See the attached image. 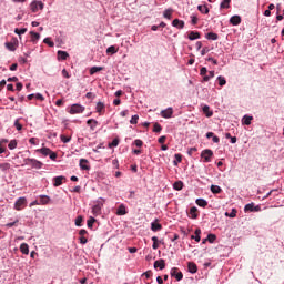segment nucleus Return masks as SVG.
Listing matches in <instances>:
<instances>
[{"label":"nucleus","mask_w":284,"mask_h":284,"mask_svg":"<svg viewBox=\"0 0 284 284\" xmlns=\"http://www.w3.org/2000/svg\"><path fill=\"white\" fill-rule=\"evenodd\" d=\"M103 70V67H92L90 69V74H97V72H101Z\"/></svg>","instance_id":"58836bf2"},{"label":"nucleus","mask_w":284,"mask_h":284,"mask_svg":"<svg viewBox=\"0 0 284 284\" xmlns=\"http://www.w3.org/2000/svg\"><path fill=\"white\" fill-rule=\"evenodd\" d=\"M189 39H190V41H194L196 39H201V33L197 32V31H191L189 33Z\"/></svg>","instance_id":"6ab92c4d"},{"label":"nucleus","mask_w":284,"mask_h":284,"mask_svg":"<svg viewBox=\"0 0 284 284\" xmlns=\"http://www.w3.org/2000/svg\"><path fill=\"white\" fill-rule=\"evenodd\" d=\"M173 189L176 190L178 192L183 190V181H176L173 184Z\"/></svg>","instance_id":"473e14b6"},{"label":"nucleus","mask_w":284,"mask_h":284,"mask_svg":"<svg viewBox=\"0 0 284 284\" xmlns=\"http://www.w3.org/2000/svg\"><path fill=\"white\" fill-rule=\"evenodd\" d=\"M6 48H7L8 50H10L11 52H14V50H16L14 43H12V42H7V43H6Z\"/></svg>","instance_id":"8fccbe9b"},{"label":"nucleus","mask_w":284,"mask_h":284,"mask_svg":"<svg viewBox=\"0 0 284 284\" xmlns=\"http://www.w3.org/2000/svg\"><path fill=\"white\" fill-rule=\"evenodd\" d=\"M173 28H178L179 30H183L185 28V21L180 20V19H174L172 21Z\"/></svg>","instance_id":"1a4fd4ad"},{"label":"nucleus","mask_w":284,"mask_h":284,"mask_svg":"<svg viewBox=\"0 0 284 284\" xmlns=\"http://www.w3.org/2000/svg\"><path fill=\"white\" fill-rule=\"evenodd\" d=\"M128 214V211L125 210V205L121 204L116 210L118 216H125Z\"/></svg>","instance_id":"a211bd4d"},{"label":"nucleus","mask_w":284,"mask_h":284,"mask_svg":"<svg viewBox=\"0 0 284 284\" xmlns=\"http://www.w3.org/2000/svg\"><path fill=\"white\" fill-rule=\"evenodd\" d=\"M94 217H91L90 220H88V223H87V225H88V227H92V225H94Z\"/></svg>","instance_id":"680f3d73"},{"label":"nucleus","mask_w":284,"mask_h":284,"mask_svg":"<svg viewBox=\"0 0 284 284\" xmlns=\"http://www.w3.org/2000/svg\"><path fill=\"white\" fill-rule=\"evenodd\" d=\"M95 110L100 116H103V114H105V104L103 102H98Z\"/></svg>","instance_id":"9d476101"},{"label":"nucleus","mask_w":284,"mask_h":284,"mask_svg":"<svg viewBox=\"0 0 284 284\" xmlns=\"http://www.w3.org/2000/svg\"><path fill=\"white\" fill-rule=\"evenodd\" d=\"M161 130H163V128L161 126V124H159L158 122H155L154 125H153V132H161Z\"/></svg>","instance_id":"de8ad7c7"},{"label":"nucleus","mask_w":284,"mask_h":284,"mask_svg":"<svg viewBox=\"0 0 284 284\" xmlns=\"http://www.w3.org/2000/svg\"><path fill=\"white\" fill-rule=\"evenodd\" d=\"M75 225L77 227H81V225H83V216L80 215L75 219Z\"/></svg>","instance_id":"37998d69"},{"label":"nucleus","mask_w":284,"mask_h":284,"mask_svg":"<svg viewBox=\"0 0 284 284\" xmlns=\"http://www.w3.org/2000/svg\"><path fill=\"white\" fill-rule=\"evenodd\" d=\"M20 251L22 252V254H30V246H28V244L22 243L20 245Z\"/></svg>","instance_id":"bb28decb"},{"label":"nucleus","mask_w":284,"mask_h":284,"mask_svg":"<svg viewBox=\"0 0 284 284\" xmlns=\"http://www.w3.org/2000/svg\"><path fill=\"white\" fill-rule=\"evenodd\" d=\"M87 125H90L91 130H97V125H99V122L94 119H90L87 121Z\"/></svg>","instance_id":"412c9836"},{"label":"nucleus","mask_w":284,"mask_h":284,"mask_svg":"<svg viewBox=\"0 0 284 284\" xmlns=\"http://www.w3.org/2000/svg\"><path fill=\"white\" fill-rule=\"evenodd\" d=\"M202 110H203L205 116H207L209 119H210V116H213V114H214V112H212L210 110V106H207V105H204Z\"/></svg>","instance_id":"7c9ffc66"},{"label":"nucleus","mask_w":284,"mask_h":284,"mask_svg":"<svg viewBox=\"0 0 284 284\" xmlns=\"http://www.w3.org/2000/svg\"><path fill=\"white\" fill-rule=\"evenodd\" d=\"M131 125H136L139 123V115H133L130 120Z\"/></svg>","instance_id":"49530a36"},{"label":"nucleus","mask_w":284,"mask_h":284,"mask_svg":"<svg viewBox=\"0 0 284 284\" xmlns=\"http://www.w3.org/2000/svg\"><path fill=\"white\" fill-rule=\"evenodd\" d=\"M116 52H119V50L114 45H111L106 49V54H116Z\"/></svg>","instance_id":"e433bc0d"},{"label":"nucleus","mask_w":284,"mask_h":284,"mask_svg":"<svg viewBox=\"0 0 284 284\" xmlns=\"http://www.w3.org/2000/svg\"><path fill=\"white\" fill-rule=\"evenodd\" d=\"M43 43H45L49 48H54V43L52 42V40L50 38H45L43 40Z\"/></svg>","instance_id":"a18cd8bd"},{"label":"nucleus","mask_w":284,"mask_h":284,"mask_svg":"<svg viewBox=\"0 0 284 284\" xmlns=\"http://www.w3.org/2000/svg\"><path fill=\"white\" fill-rule=\"evenodd\" d=\"M206 39H209V41H216L219 39V34H216L214 32H209L206 34Z\"/></svg>","instance_id":"2f4dec72"},{"label":"nucleus","mask_w":284,"mask_h":284,"mask_svg":"<svg viewBox=\"0 0 284 284\" xmlns=\"http://www.w3.org/2000/svg\"><path fill=\"white\" fill-rule=\"evenodd\" d=\"M111 145L112 148H116L119 145V139H114L112 142H111Z\"/></svg>","instance_id":"774afa93"},{"label":"nucleus","mask_w":284,"mask_h":284,"mask_svg":"<svg viewBox=\"0 0 284 284\" xmlns=\"http://www.w3.org/2000/svg\"><path fill=\"white\" fill-rule=\"evenodd\" d=\"M80 168L81 170H90V165H88V160L80 159Z\"/></svg>","instance_id":"393cba45"},{"label":"nucleus","mask_w":284,"mask_h":284,"mask_svg":"<svg viewBox=\"0 0 284 284\" xmlns=\"http://www.w3.org/2000/svg\"><path fill=\"white\" fill-rule=\"evenodd\" d=\"M172 12H174V10H172V9L164 10V12H163L164 19H168L169 21L172 20Z\"/></svg>","instance_id":"a878e982"},{"label":"nucleus","mask_w":284,"mask_h":284,"mask_svg":"<svg viewBox=\"0 0 284 284\" xmlns=\"http://www.w3.org/2000/svg\"><path fill=\"white\" fill-rule=\"evenodd\" d=\"M201 156L204 163H210L212 161V156H214V152L210 149H205L202 151Z\"/></svg>","instance_id":"f03ea898"},{"label":"nucleus","mask_w":284,"mask_h":284,"mask_svg":"<svg viewBox=\"0 0 284 284\" xmlns=\"http://www.w3.org/2000/svg\"><path fill=\"white\" fill-rule=\"evenodd\" d=\"M191 23H192V26H196V23H199V18H196V16H192Z\"/></svg>","instance_id":"6e6d98bb"},{"label":"nucleus","mask_w":284,"mask_h":284,"mask_svg":"<svg viewBox=\"0 0 284 284\" xmlns=\"http://www.w3.org/2000/svg\"><path fill=\"white\" fill-rule=\"evenodd\" d=\"M232 26H241V16H233L230 19Z\"/></svg>","instance_id":"f3484780"},{"label":"nucleus","mask_w":284,"mask_h":284,"mask_svg":"<svg viewBox=\"0 0 284 284\" xmlns=\"http://www.w3.org/2000/svg\"><path fill=\"white\" fill-rule=\"evenodd\" d=\"M70 57L67 51H58V59L61 61H65Z\"/></svg>","instance_id":"aec40b11"},{"label":"nucleus","mask_w":284,"mask_h":284,"mask_svg":"<svg viewBox=\"0 0 284 284\" xmlns=\"http://www.w3.org/2000/svg\"><path fill=\"white\" fill-rule=\"evenodd\" d=\"M254 120V116L252 115H244L242 118L243 125H252V121Z\"/></svg>","instance_id":"dca6fc26"},{"label":"nucleus","mask_w":284,"mask_h":284,"mask_svg":"<svg viewBox=\"0 0 284 284\" xmlns=\"http://www.w3.org/2000/svg\"><path fill=\"white\" fill-rule=\"evenodd\" d=\"M134 145H135L136 148H143V141L140 140V139H138V140L134 141Z\"/></svg>","instance_id":"5fc2aeb1"},{"label":"nucleus","mask_w":284,"mask_h":284,"mask_svg":"<svg viewBox=\"0 0 284 284\" xmlns=\"http://www.w3.org/2000/svg\"><path fill=\"white\" fill-rule=\"evenodd\" d=\"M217 81H219V85H221V88H223V85H225L227 83V81L225 80V77H223V75H219Z\"/></svg>","instance_id":"a19ab883"},{"label":"nucleus","mask_w":284,"mask_h":284,"mask_svg":"<svg viewBox=\"0 0 284 284\" xmlns=\"http://www.w3.org/2000/svg\"><path fill=\"white\" fill-rule=\"evenodd\" d=\"M244 212H261V206H254V203L246 204Z\"/></svg>","instance_id":"6e6552de"},{"label":"nucleus","mask_w":284,"mask_h":284,"mask_svg":"<svg viewBox=\"0 0 284 284\" xmlns=\"http://www.w3.org/2000/svg\"><path fill=\"white\" fill-rule=\"evenodd\" d=\"M197 10L202 13V14H207L210 12V9L206 6L200 4L197 7Z\"/></svg>","instance_id":"72a5a7b5"},{"label":"nucleus","mask_w":284,"mask_h":284,"mask_svg":"<svg viewBox=\"0 0 284 284\" xmlns=\"http://www.w3.org/2000/svg\"><path fill=\"white\" fill-rule=\"evenodd\" d=\"M37 152H40V154H42L43 156H50V153L52 152V150L48 148H42L40 150H37Z\"/></svg>","instance_id":"c85d7f7f"},{"label":"nucleus","mask_w":284,"mask_h":284,"mask_svg":"<svg viewBox=\"0 0 284 284\" xmlns=\"http://www.w3.org/2000/svg\"><path fill=\"white\" fill-rule=\"evenodd\" d=\"M24 165H30L31 168H34L36 170H41L43 168V162L34 159L27 158L24 159Z\"/></svg>","instance_id":"f257e3e1"},{"label":"nucleus","mask_w":284,"mask_h":284,"mask_svg":"<svg viewBox=\"0 0 284 284\" xmlns=\"http://www.w3.org/2000/svg\"><path fill=\"white\" fill-rule=\"evenodd\" d=\"M151 230L152 232H160V230H163V225L159 223V220H155L154 222L151 223Z\"/></svg>","instance_id":"ddd939ff"},{"label":"nucleus","mask_w":284,"mask_h":284,"mask_svg":"<svg viewBox=\"0 0 284 284\" xmlns=\"http://www.w3.org/2000/svg\"><path fill=\"white\" fill-rule=\"evenodd\" d=\"M14 128H16V130H18L19 132H21V130H23V125H21V123H19V120H16V122H14Z\"/></svg>","instance_id":"603ef678"},{"label":"nucleus","mask_w":284,"mask_h":284,"mask_svg":"<svg viewBox=\"0 0 284 284\" xmlns=\"http://www.w3.org/2000/svg\"><path fill=\"white\" fill-rule=\"evenodd\" d=\"M17 223H19V220H16L14 222H10V223H7V227H14V225H17Z\"/></svg>","instance_id":"e2e57ef3"},{"label":"nucleus","mask_w":284,"mask_h":284,"mask_svg":"<svg viewBox=\"0 0 284 284\" xmlns=\"http://www.w3.org/2000/svg\"><path fill=\"white\" fill-rule=\"evenodd\" d=\"M230 3H232V0H222L220 8L223 10H227L230 8Z\"/></svg>","instance_id":"cd10ccee"},{"label":"nucleus","mask_w":284,"mask_h":284,"mask_svg":"<svg viewBox=\"0 0 284 284\" xmlns=\"http://www.w3.org/2000/svg\"><path fill=\"white\" fill-rule=\"evenodd\" d=\"M63 181H65V176L63 175L53 178V186L59 187L60 185H63Z\"/></svg>","instance_id":"f8f14e48"},{"label":"nucleus","mask_w":284,"mask_h":284,"mask_svg":"<svg viewBox=\"0 0 284 284\" xmlns=\"http://www.w3.org/2000/svg\"><path fill=\"white\" fill-rule=\"evenodd\" d=\"M49 158L51 159V161H57V153L53 152V151H51V152L49 153Z\"/></svg>","instance_id":"4d7b16f0"},{"label":"nucleus","mask_w":284,"mask_h":284,"mask_svg":"<svg viewBox=\"0 0 284 284\" xmlns=\"http://www.w3.org/2000/svg\"><path fill=\"white\" fill-rule=\"evenodd\" d=\"M152 274H153L152 271H146L142 274V276H145L146 278H151Z\"/></svg>","instance_id":"052dcab7"},{"label":"nucleus","mask_w":284,"mask_h":284,"mask_svg":"<svg viewBox=\"0 0 284 284\" xmlns=\"http://www.w3.org/2000/svg\"><path fill=\"white\" fill-rule=\"evenodd\" d=\"M0 170L2 172H7V170H10V163H2V164H0Z\"/></svg>","instance_id":"c03bdc74"},{"label":"nucleus","mask_w":284,"mask_h":284,"mask_svg":"<svg viewBox=\"0 0 284 284\" xmlns=\"http://www.w3.org/2000/svg\"><path fill=\"white\" fill-rule=\"evenodd\" d=\"M172 114H174V109H172V106L161 111L162 119H172Z\"/></svg>","instance_id":"423d86ee"},{"label":"nucleus","mask_w":284,"mask_h":284,"mask_svg":"<svg viewBox=\"0 0 284 284\" xmlns=\"http://www.w3.org/2000/svg\"><path fill=\"white\" fill-rule=\"evenodd\" d=\"M36 99H37L38 101H44L45 98H43V94L37 93V94H36Z\"/></svg>","instance_id":"69168bd1"},{"label":"nucleus","mask_w":284,"mask_h":284,"mask_svg":"<svg viewBox=\"0 0 284 284\" xmlns=\"http://www.w3.org/2000/svg\"><path fill=\"white\" fill-rule=\"evenodd\" d=\"M191 239L196 241V243H201V229H196L195 235H192Z\"/></svg>","instance_id":"4be33fe9"},{"label":"nucleus","mask_w":284,"mask_h":284,"mask_svg":"<svg viewBox=\"0 0 284 284\" xmlns=\"http://www.w3.org/2000/svg\"><path fill=\"white\" fill-rule=\"evenodd\" d=\"M195 203L199 205V207H207V201L204 199H197Z\"/></svg>","instance_id":"c756f323"},{"label":"nucleus","mask_w":284,"mask_h":284,"mask_svg":"<svg viewBox=\"0 0 284 284\" xmlns=\"http://www.w3.org/2000/svg\"><path fill=\"white\" fill-rule=\"evenodd\" d=\"M175 161L173 162L174 165H179L183 161V155L176 153L175 155Z\"/></svg>","instance_id":"ea45409f"},{"label":"nucleus","mask_w":284,"mask_h":284,"mask_svg":"<svg viewBox=\"0 0 284 284\" xmlns=\"http://www.w3.org/2000/svg\"><path fill=\"white\" fill-rule=\"evenodd\" d=\"M171 276L176 278V281H183V273L179 272V267L171 268Z\"/></svg>","instance_id":"0eeeda50"},{"label":"nucleus","mask_w":284,"mask_h":284,"mask_svg":"<svg viewBox=\"0 0 284 284\" xmlns=\"http://www.w3.org/2000/svg\"><path fill=\"white\" fill-rule=\"evenodd\" d=\"M60 139H61L62 143H70V141L72 140V138H69L65 135H60Z\"/></svg>","instance_id":"3c124183"},{"label":"nucleus","mask_w":284,"mask_h":284,"mask_svg":"<svg viewBox=\"0 0 284 284\" xmlns=\"http://www.w3.org/2000/svg\"><path fill=\"white\" fill-rule=\"evenodd\" d=\"M85 111V106L81 105V104H73L71 105L70 109V114H82V112Z\"/></svg>","instance_id":"20e7f679"},{"label":"nucleus","mask_w":284,"mask_h":284,"mask_svg":"<svg viewBox=\"0 0 284 284\" xmlns=\"http://www.w3.org/2000/svg\"><path fill=\"white\" fill-rule=\"evenodd\" d=\"M211 192L213 194H221V192H222L221 186H219V185H211Z\"/></svg>","instance_id":"c9c22d12"},{"label":"nucleus","mask_w":284,"mask_h":284,"mask_svg":"<svg viewBox=\"0 0 284 284\" xmlns=\"http://www.w3.org/2000/svg\"><path fill=\"white\" fill-rule=\"evenodd\" d=\"M50 203V196L41 195L40 196V205H48Z\"/></svg>","instance_id":"5701e85b"},{"label":"nucleus","mask_w":284,"mask_h":284,"mask_svg":"<svg viewBox=\"0 0 284 284\" xmlns=\"http://www.w3.org/2000/svg\"><path fill=\"white\" fill-rule=\"evenodd\" d=\"M190 219H199V209H196V206H192L190 209Z\"/></svg>","instance_id":"2eb2a0df"},{"label":"nucleus","mask_w":284,"mask_h":284,"mask_svg":"<svg viewBox=\"0 0 284 284\" xmlns=\"http://www.w3.org/2000/svg\"><path fill=\"white\" fill-rule=\"evenodd\" d=\"M27 32H28L27 28H22V29L16 28L14 29V33L18 34L19 37H21V34H26Z\"/></svg>","instance_id":"4c0bfd02"},{"label":"nucleus","mask_w":284,"mask_h":284,"mask_svg":"<svg viewBox=\"0 0 284 284\" xmlns=\"http://www.w3.org/2000/svg\"><path fill=\"white\" fill-rule=\"evenodd\" d=\"M9 150H16L17 149V140H11L8 144Z\"/></svg>","instance_id":"79ce46f5"},{"label":"nucleus","mask_w":284,"mask_h":284,"mask_svg":"<svg viewBox=\"0 0 284 284\" xmlns=\"http://www.w3.org/2000/svg\"><path fill=\"white\" fill-rule=\"evenodd\" d=\"M207 241H209V243H214V241H216V235H214V234H209V235H207Z\"/></svg>","instance_id":"864d4df0"},{"label":"nucleus","mask_w":284,"mask_h":284,"mask_svg":"<svg viewBox=\"0 0 284 284\" xmlns=\"http://www.w3.org/2000/svg\"><path fill=\"white\" fill-rule=\"evenodd\" d=\"M225 216H229L230 219H235V216H236V209H233L231 213L226 212Z\"/></svg>","instance_id":"09e8293b"},{"label":"nucleus","mask_w":284,"mask_h":284,"mask_svg":"<svg viewBox=\"0 0 284 284\" xmlns=\"http://www.w3.org/2000/svg\"><path fill=\"white\" fill-rule=\"evenodd\" d=\"M187 270L191 274H196L199 272V267L196 266V263H194V262L187 263Z\"/></svg>","instance_id":"4468645a"},{"label":"nucleus","mask_w":284,"mask_h":284,"mask_svg":"<svg viewBox=\"0 0 284 284\" xmlns=\"http://www.w3.org/2000/svg\"><path fill=\"white\" fill-rule=\"evenodd\" d=\"M200 74L201 77H205L207 74V68L203 67L201 70H200Z\"/></svg>","instance_id":"13d9d810"},{"label":"nucleus","mask_w":284,"mask_h":284,"mask_svg":"<svg viewBox=\"0 0 284 284\" xmlns=\"http://www.w3.org/2000/svg\"><path fill=\"white\" fill-rule=\"evenodd\" d=\"M154 270H165V260L161 258L154 262Z\"/></svg>","instance_id":"9b49d317"},{"label":"nucleus","mask_w":284,"mask_h":284,"mask_svg":"<svg viewBox=\"0 0 284 284\" xmlns=\"http://www.w3.org/2000/svg\"><path fill=\"white\" fill-rule=\"evenodd\" d=\"M80 243H81L82 245H85V243H88V237L81 236V237H80Z\"/></svg>","instance_id":"338daca9"},{"label":"nucleus","mask_w":284,"mask_h":284,"mask_svg":"<svg viewBox=\"0 0 284 284\" xmlns=\"http://www.w3.org/2000/svg\"><path fill=\"white\" fill-rule=\"evenodd\" d=\"M92 212H93L94 216L101 214V204H95V205L92 207Z\"/></svg>","instance_id":"f704fd0d"},{"label":"nucleus","mask_w":284,"mask_h":284,"mask_svg":"<svg viewBox=\"0 0 284 284\" xmlns=\"http://www.w3.org/2000/svg\"><path fill=\"white\" fill-rule=\"evenodd\" d=\"M62 77H64V79H70V73L68 72V70H62Z\"/></svg>","instance_id":"bf43d9fd"},{"label":"nucleus","mask_w":284,"mask_h":284,"mask_svg":"<svg viewBox=\"0 0 284 284\" xmlns=\"http://www.w3.org/2000/svg\"><path fill=\"white\" fill-rule=\"evenodd\" d=\"M43 2L42 1H37L34 0L33 2H31L30 8L32 12H37L38 10H43Z\"/></svg>","instance_id":"39448f33"},{"label":"nucleus","mask_w":284,"mask_h":284,"mask_svg":"<svg viewBox=\"0 0 284 284\" xmlns=\"http://www.w3.org/2000/svg\"><path fill=\"white\" fill-rule=\"evenodd\" d=\"M166 139H168V138H166L165 135H162V136L159 138L158 143L163 144V143H165V140H166Z\"/></svg>","instance_id":"0e129e2a"},{"label":"nucleus","mask_w":284,"mask_h":284,"mask_svg":"<svg viewBox=\"0 0 284 284\" xmlns=\"http://www.w3.org/2000/svg\"><path fill=\"white\" fill-rule=\"evenodd\" d=\"M30 36H31V41H32L33 43H37V41H38L39 39H41V34H39L38 32H34V31H31V32H30Z\"/></svg>","instance_id":"b1692460"},{"label":"nucleus","mask_w":284,"mask_h":284,"mask_svg":"<svg viewBox=\"0 0 284 284\" xmlns=\"http://www.w3.org/2000/svg\"><path fill=\"white\" fill-rule=\"evenodd\" d=\"M27 204L28 200H26V197H19L14 203V210L20 212V210H23V207H26Z\"/></svg>","instance_id":"7ed1b4c3"}]
</instances>
